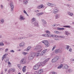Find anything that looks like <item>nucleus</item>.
Returning <instances> with one entry per match:
<instances>
[{"mask_svg":"<svg viewBox=\"0 0 74 74\" xmlns=\"http://www.w3.org/2000/svg\"><path fill=\"white\" fill-rule=\"evenodd\" d=\"M48 60H49V59L45 60L42 62H39V64L40 66H44L46 65Z\"/></svg>","mask_w":74,"mask_h":74,"instance_id":"obj_1","label":"nucleus"},{"mask_svg":"<svg viewBox=\"0 0 74 74\" xmlns=\"http://www.w3.org/2000/svg\"><path fill=\"white\" fill-rule=\"evenodd\" d=\"M35 56V54L32 53V54H31L29 55L28 57L29 60H32L34 58V57Z\"/></svg>","mask_w":74,"mask_h":74,"instance_id":"obj_2","label":"nucleus"},{"mask_svg":"<svg viewBox=\"0 0 74 74\" xmlns=\"http://www.w3.org/2000/svg\"><path fill=\"white\" fill-rule=\"evenodd\" d=\"M9 4L11 6V11H14V5H13V3L12 1H10V2Z\"/></svg>","mask_w":74,"mask_h":74,"instance_id":"obj_3","label":"nucleus"},{"mask_svg":"<svg viewBox=\"0 0 74 74\" xmlns=\"http://www.w3.org/2000/svg\"><path fill=\"white\" fill-rule=\"evenodd\" d=\"M58 59H59V57L58 56H56L52 60V62L53 63L56 62L58 60Z\"/></svg>","mask_w":74,"mask_h":74,"instance_id":"obj_4","label":"nucleus"},{"mask_svg":"<svg viewBox=\"0 0 74 74\" xmlns=\"http://www.w3.org/2000/svg\"><path fill=\"white\" fill-rule=\"evenodd\" d=\"M27 62L26 60L24 58H23L21 59L20 61V64H25Z\"/></svg>","mask_w":74,"mask_h":74,"instance_id":"obj_5","label":"nucleus"},{"mask_svg":"<svg viewBox=\"0 0 74 74\" xmlns=\"http://www.w3.org/2000/svg\"><path fill=\"white\" fill-rule=\"evenodd\" d=\"M42 43H45V45H46V47H49V42L47 41H42Z\"/></svg>","mask_w":74,"mask_h":74,"instance_id":"obj_6","label":"nucleus"},{"mask_svg":"<svg viewBox=\"0 0 74 74\" xmlns=\"http://www.w3.org/2000/svg\"><path fill=\"white\" fill-rule=\"evenodd\" d=\"M40 66L39 63L35 65L34 67V70H37L39 68V66Z\"/></svg>","mask_w":74,"mask_h":74,"instance_id":"obj_7","label":"nucleus"},{"mask_svg":"<svg viewBox=\"0 0 74 74\" xmlns=\"http://www.w3.org/2000/svg\"><path fill=\"white\" fill-rule=\"evenodd\" d=\"M47 51V49H46L42 51L40 54L41 56H44L45 53H46V52Z\"/></svg>","mask_w":74,"mask_h":74,"instance_id":"obj_8","label":"nucleus"},{"mask_svg":"<svg viewBox=\"0 0 74 74\" xmlns=\"http://www.w3.org/2000/svg\"><path fill=\"white\" fill-rule=\"evenodd\" d=\"M55 52L56 53H61L62 52V51L60 49H57L55 50Z\"/></svg>","mask_w":74,"mask_h":74,"instance_id":"obj_9","label":"nucleus"},{"mask_svg":"<svg viewBox=\"0 0 74 74\" xmlns=\"http://www.w3.org/2000/svg\"><path fill=\"white\" fill-rule=\"evenodd\" d=\"M50 37H55L56 38H58V37H59V36L58 35H51L50 34Z\"/></svg>","mask_w":74,"mask_h":74,"instance_id":"obj_10","label":"nucleus"},{"mask_svg":"<svg viewBox=\"0 0 74 74\" xmlns=\"http://www.w3.org/2000/svg\"><path fill=\"white\" fill-rule=\"evenodd\" d=\"M7 55H8V54L7 53H5V54L3 55L2 58V61L4 60V58H6V56Z\"/></svg>","mask_w":74,"mask_h":74,"instance_id":"obj_11","label":"nucleus"},{"mask_svg":"<svg viewBox=\"0 0 74 74\" xmlns=\"http://www.w3.org/2000/svg\"><path fill=\"white\" fill-rule=\"evenodd\" d=\"M65 34H66V36H67H67H69V35H70L71 34L70 33H69V32L67 31H65Z\"/></svg>","mask_w":74,"mask_h":74,"instance_id":"obj_12","label":"nucleus"},{"mask_svg":"<svg viewBox=\"0 0 74 74\" xmlns=\"http://www.w3.org/2000/svg\"><path fill=\"white\" fill-rule=\"evenodd\" d=\"M58 11H59V10H58V9H55L54 10L53 13L54 14H57V13H58Z\"/></svg>","mask_w":74,"mask_h":74,"instance_id":"obj_13","label":"nucleus"},{"mask_svg":"<svg viewBox=\"0 0 74 74\" xmlns=\"http://www.w3.org/2000/svg\"><path fill=\"white\" fill-rule=\"evenodd\" d=\"M43 73V69H40L38 71V73L39 74H41Z\"/></svg>","mask_w":74,"mask_h":74,"instance_id":"obj_14","label":"nucleus"},{"mask_svg":"<svg viewBox=\"0 0 74 74\" xmlns=\"http://www.w3.org/2000/svg\"><path fill=\"white\" fill-rule=\"evenodd\" d=\"M35 22H36V19L34 18H33L32 19V24H33Z\"/></svg>","mask_w":74,"mask_h":74,"instance_id":"obj_15","label":"nucleus"},{"mask_svg":"<svg viewBox=\"0 0 74 74\" xmlns=\"http://www.w3.org/2000/svg\"><path fill=\"white\" fill-rule=\"evenodd\" d=\"M41 46L40 45H38L36 46L35 49H41Z\"/></svg>","mask_w":74,"mask_h":74,"instance_id":"obj_16","label":"nucleus"},{"mask_svg":"<svg viewBox=\"0 0 74 74\" xmlns=\"http://www.w3.org/2000/svg\"><path fill=\"white\" fill-rule=\"evenodd\" d=\"M44 8V6H43V5H40L37 7V8L38 9H40V8Z\"/></svg>","mask_w":74,"mask_h":74,"instance_id":"obj_17","label":"nucleus"},{"mask_svg":"<svg viewBox=\"0 0 74 74\" xmlns=\"http://www.w3.org/2000/svg\"><path fill=\"white\" fill-rule=\"evenodd\" d=\"M49 36H50V34H46L42 35V36H43V37H50Z\"/></svg>","mask_w":74,"mask_h":74,"instance_id":"obj_18","label":"nucleus"},{"mask_svg":"<svg viewBox=\"0 0 74 74\" xmlns=\"http://www.w3.org/2000/svg\"><path fill=\"white\" fill-rule=\"evenodd\" d=\"M60 15L59 14H57L55 15V18L56 19H58V18H60Z\"/></svg>","mask_w":74,"mask_h":74,"instance_id":"obj_19","label":"nucleus"},{"mask_svg":"<svg viewBox=\"0 0 74 74\" xmlns=\"http://www.w3.org/2000/svg\"><path fill=\"white\" fill-rule=\"evenodd\" d=\"M35 26L38 27V22H35L33 24Z\"/></svg>","mask_w":74,"mask_h":74,"instance_id":"obj_20","label":"nucleus"},{"mask_svg":"<svg viewBox=\"0 0 74 74\" xmlns=\"http://www.w3.org/2000/svg\"><path fill=\"white\" fill-rule=\"evenodd\" d=\"M20 19L23 20H25V17L23 16H22V15H20Z\"/></svg>","mask_w":74,"mask_h":74,"instance_id":"obj_21","label":"nucleus"},{"mask_svg":"<svg viewBox=\"0 0 74 74\" xmlns=\"http://www.w3.org/2000/svg\"><path fill=\"white\" fill-rule=\"evenodd\" d=\"M34 53L35 54V56H38L39 55H40V53Z\"/></svg>","mask_w":74,"mask_h":74,"instance_id":"obj_22","label":"nucleus"},{"mask_svg":"<svg viewBox=\"0 0 74 74\" xmlns=\"http://www.w3.org/2000/svg\"><path fill=\"white\" fill-rule=\"evenodd\" d=\"M68 14L69 16H73V13H71V12H68Z\"/></svg>","mask_w":74,"mask_h":74,"instance_id":"obj_23","label":"nucleus"},{"mask_svg":"<svg viewBox=\"0 0 74 74\" xmlns=\"http://www.w3.org/2000/svg\"><path fill=\"white\" fill-rule=\"evenodd\" d=\"M19 69H21V68H22V65L21 64H18L17 65Z\"/></svg>","mask_w":74,"mask_h":74,"instance_id":"obj_24","label":"nucleus"},{"mask_svg":"<svg viewBox=\"0 0 74 74\" xmlns=\"http://www.w3.org/2000/svg\"><path fill=\"white\" fill-rule=\"evenodd\" d=\"M24 45H25V43L24 42H23L20 44V47H23Z\"/></svg>","mask_w":74,"mask_h":74,"instance_id":"obj_25","label":"nucleus"},{"mask_svg":"<svg viewBox=\"0 0 74 74\" xmlns=\"http://www.w3.org/2000/svg\"><path fill=\"white\" fill-rule=\"evenodd\" d=\"M26 66H25L23 67L22 70L23 71V72L25 71L26 70Z\"/></svg>","mask_w":74,"mask_h":74,"instance_id":"obj_26","label":"nucleus"},{"mask_svg":"<svg viewBox=\"0 0 74 74\" xmlns=\"http://www.w3.org/2000/svg\"><path fill=\"white\" fill-rule=\"evenodd\" d=\"M23 2L25 5L27 4V0H23Z\"/></svg>","mask_w":74,"mask_h":74,"instance_id":"obj_27","label":"nucleus"},{"mask_svg":"<svg viewBox=\"0 0 74 74\" xmlns=\"http://www.w3.org/2000/svg\"><path fill=\"white\" fill-rule=\"evenodd\" d=\"M31 48V46H28L27 48V49H26V51H29L30 49Z\"/></svg>","mask_w":74,"mask_h":74,"instance_id":"obj_28","label":"nucleus"},{"mask_svg":"<svg viewBox=\"0 0 74 74\" xmlns=\"http://www.w3.org/2000/svg\"><path fill=\"white\" fill-rule=\"evenodd\" d=\"M42 23H44V24H45V25L47 24V22H46V21L45 20H44V19H42Z\"/></svg>","mask_w":74,"mask_h":74,"instance_id":"obj_29","label":"nucleus"},{"mask_svg":"<svg viewBox=\"0 0 74 74\" xmlns=\"http://www.w3.org/2000/svg\"><path fill=\"white\" fill-rule=\"evenodd\" d=\"M69 68V66L67 65L66 64L64 65V69H67Z\"/></svg>","mask_w":74,"mask_h":74,"instance_id":"obj_30","label":"nucleus"},{"mask_svg":"<svg viewBox=\"0 0 74 74\" xmlns=\"http://www.w3.org/2000/svg\"><path fill=\"white\" fill-rule=\"evenodd\" d=\"M63 67V64H60V65L58 67V69H61Z\"/></svg>","mask_w":74,"mask_h":74,"instance_id":"obj_31","label":"nucleus"},{"mask_svg":"<svg viewBox=\"0 0 74 74\" xmlns=\"http://www.w3.org/2000/svg\"><path fill=\"white\" fill-rule=\"evenodd\" d=\"M0 21L1 23H3L4 22V19L3 18L1 19Z\"/></svg>","mask_w":74,"mask_h":74,"instance_id":"obj_32","label":"nucleus"},{"mask_svg":"<svg viewBox=\"0 0 74 74\" xmlns=\"http://www.w3.org/2000/svg\"><path fill=\"white\" fill-rule=\"evenodd\" d=\"M43 14H44L43 12H41L37 14V15L38 16H40V15H42Z\"/></svg>","mask_w":74,"mask_h":74,"instance_id":"obj_33","label":"nucleus"},{"mask_svg":"<svg viewBox=\"0 0 74 74\" xmlns=\"http://www.w3.org/2000/svg\"><path fill=\"white\" fill-rule=\"evenodd\" d=\"M64 27H68V28H70L71 26H70L68 25V26H63Z\"/></svg>","mask_w":74,"mask_h":74,"instance_id":"obj_34","label":"nucleus"},{"mask_svg":"<svg viewBox=\"0 0 74 74\" xmlns=\"http://www.w3.org/2000/svg\"><path fill=\"white\" fill-rule=\"evenodd\" d=\"M1 42L3 44H5V43H6V41H5V40H3L1 41Z\"/></svg>","mask_w":74,"mask_h":74,"instance_id":"obj_35","label":"nucleus"},{"mask_svg":"<svg viewBox=\"0 0 74 74\" xmlns=\"http://www.w3.org/2000/svg\"><path fill=\"white\" fill-rule=\"evenodd\" d=\"M22 53L24 55H27V53L23 52Z\"/></svg>","mask_w":74,"mask_h":74,"instance_id":"obj_36","label":"nucleus"},{"mask_svg":"<svg viewBox=\"0 0 74 74\" xmlns=\"http://www.w3.org/2000/svg\"><path fill=\"white\" fill-rule=\"evenodd\" d=\"M50 6L51 7H56V5L53 4H51Z\"/></svg>","mask_w":74,"mask_h":74,"instance_id":"obj_37","label":"nucleus"},{"mask_svg":"<svg viewBox=\"0 0 74 74\" xmlns=\"http://www.w3.org/2000/svg\"><path fill=\"white\" fill-rule=\"evenodd\" d=\"M54 32L55 33H56V34H57L59 33V31H54Z\"/></svg>","mask_w":74,"mask_h":74,"instance_id":"obj_38","label":"nucleus"},{"mask_svg":"<svg viewBox=\"0 0 74 74\" xmlns=\"http://www.w3.org/2000/svg\"><path fill=\"white\" fill-rule=\"evenodd\" d=\"M46 33H47L48 34H50V32L48 30H47L46 32Z\"/></svg>","mask_w":74,"mask_h":74,"instance_id":"obj_39","label":"nucleus"},{"mask_svg":"<svg viewBox=\"0 0 74 74\" xmlns=\"http://www.w3.org/2000/svg\"><path fill=\"white\" fill-rule=\"evenodd\" d=\"M58 30H64V28H58Z\"/></svg>","mask_w":74,"mask_h":74,"instance_id":"obj_40","label":"nucleus"},{"mask_svg":"<svg viewBox=\"0 0 74 74\" xmlns=\"http://www.w3.org/2000/svg\"><path fill=\"white\" fill-rule=\"evenodd\" d=\"M66 48L67 49H69V48H70V46L69 45L66 46Z\"/></svg>","mask_w":74,"mask_h":74,"instance_id":"obj_41","label":"nucleus"},{"mask_svg":"<svg viewBox=\"0 0 74 74\" xmlns=\"http://www.w3.org/2000/svg\"><path fill=\"white\" fill-rule=\"evenodd\" d=\"M11 71L12 72H14V71H15V69L14 68H12L11 69Z\"/></svg>","mask_w":74,"mask_h":74,"instance_id":"obj_42","label":"nucleus"},{"mask_svg":"<svg viewBox=\"0 0 74 74\" xmlns=\"http://www.w3.org/2000/svg\"><path fill=\"white\" fill-rule=\"evenodd\" d=\"M4 45L2 42H0V46H3Z\"/></svg>","mask_w":74,"mask_h":74,"instance_id":"obj_43","label":"nucleus"},{"mask_svg":"<svg viewBox=\"0 0 74 74\" xmlns=\"http://www.w3.org/2000/svg\"><path fill=\"white\" fill-rule=\"evenodd\" d=\"M5 62H6V63H7L8 61H9V58H8L7 59H6V60H5Z\"/></svg>","mask_w":74,"mask_h":74,"instance_id":"obj_44","label":"nucleus"},{"mask_svg":"<svg viewBox=\"0 0 74 74\" xmlns=\"http://www.w3.org/2000/svg\"><path fill=\"white\" fill-rule=\"evenodd\" d=\"M68 71L69 72V73H71V71H72L71 70V69H69V70H68Z\"/></svg>","mask_w":74,"mask_h":74,"instance_id":"obj_45","label":"nucleus"},{"mask_svg":"<svg viewBox=\"0 0 74 74\" xmlns=\"http://www.w3.org/2000/svg\"><path fill=\"white\" fill-rule=\"evenodd\" d=\"M22 39H23V37H20L18 38V40H22Z\"/></svg>","mask_w":74,"mask_h":74,"instance_id":"obj_46","label":"nucleus"},{"mask_svg":"<svg viewBox=\"0 0 74 74\" xmlns=\"http://www.w3.org/2000/svg\"><path fill=\"white\" fill-rule=\"evenodd\" d=\"M51 3H47V4L48 6H51Z\"/></svg>","mask_w":74,"mask_h":74,"instance_id":"obj_47","label":"nucleus"},{"mask_svg":"<svg viewBox=\"0 0 74 74\" xmlns=\"http://www.w3.org/2000/svg\"><path fill=\"white\" fill-rule=\"evenodd\" d=\"M51 74H56V73L55 72H54L53 71L52 72H51Z\"/></svg>","mask_w":74,"mask_h":74,"instance_id":"obj_48","label":"nucleus"},{"mask_svg":"<svg viewBox=\"0 0 74 74\" xmlns=\"http://www.w3.org/2000/svg\"><path fill=\"white\" fill-rule=\"evenodd\" d=\"M71 51H72V49L71 48H70L69 49V52H71Z\"/></svg>","mask_w":74,"mask_h":74,"instance_id":"obj_49","label":"nucleus"},{"mask_svg":"<svg viewBox=\"0 0 74 74\" xmlns=\"http://www.w3.org/2000/svg\"><path fill=\"white\" fill-rule=\"evenodd\" d=\"M10 52H12V53H14L15 52V51H14L13 50H12L10 51Z\"/></svg>","mask_w":74,"mask_h":74,"instance_id":"obj_50","label":"nucleus"},{"mask_svg":"<svg viewBox=\"0 0 74 74\" xmlns=\"http://www.w3.org/2000/svg\"><path fill=\"white\" fill-rule=\"evenodd\" d=\"M11 69H10L8 71V73H10V72H11Z\"/></svg>","mask_w":74,"mask_h":74,"instance_id":"obj_51","label":"nucleus"},{"mask_svg":"<svg viewBox=\"0 0 74 74\" xmlns=\"http://www.w3.org/2000/svg\"><path fill=\"white\" fill-rule=\"evenodd\" d=\"M23 12H24V14H27V12H26V11L24 10Z\"/></svg>","mask_w":74,"mask_h":74,"instance_id":"obj_52","label":"nucleus"},{"mask_svg":"<svg viewBox=\"0 0 74 74\" xmlns=\"http://www.w3.org/2000/svg\"><path fill=\"white\" fill-rule=\"evenodd\" d=\"M32 36H33V35H32V34H30V35H29V36H28L27 37H32Z\"/></svg>","mask_w":74,"mask_h":74,"instance_id":"obj_53","label":"nucleus"},{"mask_svg":"<svg viewBox=\"0 0 74 74\" xmlns=\"http://www.w3.org/2000/svg\"><path fill=\"white\" fill-rule=\"evenodd\" d=\"M55 46H54L53 48L52 49V51H53L54 49H55Z\"/></svg>","mask_w":74,"mask_h":74,"instance_id":"obj_54","label":"nucleus"},{"mask_svg":"<svg viewBox=\"0 0 74 74\" xmlns=\"http://www.w3.org/2000/svg\"><path fill=\"white\" fill-rule=\"evenodd\" d=\"M15 38L16 40H19L18 38L17 37L16 38Z\"/></svg>","mask_w":74,"mask_h":74,"instance_id":"obj_55","label":"nucleus"},{"mask_svg":"<svg viewBox=\"0 0 74 74\" xmlns=\"http://www.w3.org/2000/svg\"><path fill=\"white\" fill-rule=\"evenodd\" d=\"M6 44V45H9V44H10V43L9 42H6V43H5Z\"/></svg>","mask_w":74,"mask_h":74,"instance_id":"obj_56","label":"nucleus"},{"mask_svg":"<svg viewBox=\"0 0 74 74\" xmlns=\"http://www.w3.org/2000/svg\"><path fill=\"white\" fill-rule=\"evenodd\" d=\"M1 8L2 9H3V6L2 5H1Z\"/></svg>","mask_w":74,"mask_h":74,"instance_id":"obj_57","label":"nucleus"},{"mask_svg":"<svg viewBox=\"0 0 74 74\" xmlns=\"http://www.w3.org/2000/svg\"><path fill=\"white\" fill-rule=\"evenodd\" d=\"M54 39L55 40H56L57 41H58V40H59V39L56 38H55Z\"/></svg>","mask_w":74,"mask_h":74,"instance_id":"obj_58","label":"nucleus"},{"mask_svg":"<svg viewBox=\"0 0 74 74\" xmlns=\"http://www.w3.org/2000/svg\"><path fill=\"white\" fill-rule=\"evenodd\" d=\"M12 40H15V38H12Z\"/></svg>","mask_w":74,"mask_h":74,"instance_id":"obj_59","label":"nucleus"},{"mask_svg":"<svg viewBox=\"0 0 74 74\" xmlns=\"http://www.w3.org/2000/svg\"><path fill=\"white\" fill-rule=\"evenodd\" d=\"M8 51V49H5V52H7Z\"/></svg>","mask_w":74,"mask_h":74,"instance_id":"obj_60","label":"nucleus"},{"mask_svg":"<svg viewBox=\"0 0 74 74\" xmlns=\"http://www.w3.org/2000/svg\"><path fill=\"white\" fill-rule=\"evenodd\" d=\"M2 38V35H0V39Z\"/></svg>","mask_w":74,"mask_h":74,"instance_id":"obj_61","label":"nucleus"},{"mask_svg":"<svg viewBox=\"0 0 74 74\" xmlns=\"http://www.w3.org/2000/svg\"><path fill=\"white\" fill-rule=\"evenodd\" d=\"M62 38H65V36H62Z\"/></svg>","mask_w":74,"mask_h":74,"instance_id":"obj_62","label":"nucleus"},{"mask_svg":"<svg viewBox=\"0 0 74 74\" xmlns=\"http://www.w3.org/2000/svg\"><path fill=\"white\" fill-rule=\"evenodd\" d=\"M38 10H36L35 11V12H38Z\"/></svg>","mask_w":74,"mask_h":74,"instance_id":"obj_63","label":"nucleus"},{"mask_svg":"<svg viewBox=\"0 0 74 74\" xmlns=\"http://www.w3.org/2000/svg\"><path fill=\"white\" fill-rule=\"evenodd\" d=\"M1 74H3V72L1 71Z\"/></svg>","mask_w":74,"mask_h":74,"instance_id":"obj_64","label":"nucleus"}]
</instances>
